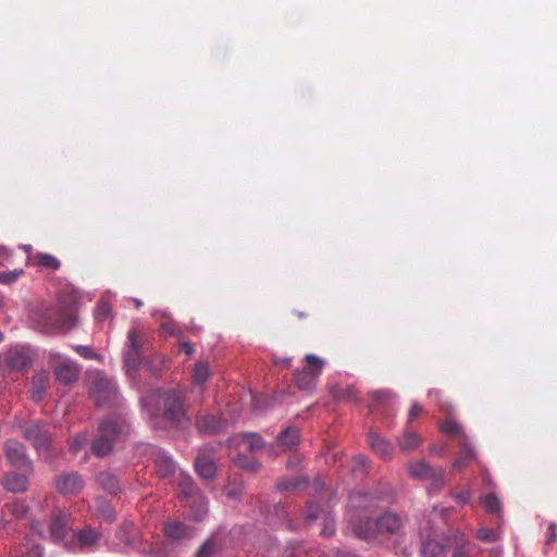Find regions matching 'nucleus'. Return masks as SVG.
Here are the masks:
<instances>
[{"label": "nucleus", "mask_w": 557, "mask_h": 557, "mask_svg": "<svg viewBox=\"0 0 557 557\" xmlns=\"http://www.w3.org/2000/svg\"><path fill=\"white\" fill-rule=\"evenodd\" d=\"M282 557H307V550L300 542H290L284 548Z\"/></svg>", "instance_id": "ea45409f"}, {"label": "nucleus", "mask_w": 557, "mask_h": 557, "mask_svg": "<svg viewBox=\"0 0 557 557\" xmlns=\"http://www.w3.org/2000/svg\"><path fill=\"white\" fill-rule=\"evenodd\" d=\"M84 480L78 472H62L54 479V487L62 495H75L84 488Z\"/></svg>", "instance_id": "9b49d317"}, {"label": "nucleus", "mask_w": 557, "mask_h": 557, "mask_svg": "<svg viewBox=\"0 0 557 557\" xmlns=\"http://www.w3.org/2000/svg\"><path fill=\"white\" fill-rule=\"evenodd\" d=\"M4 306H5L4 296L0 294V309H2Z\"/></svg>", "instance_id": "338daca9"}, {"label": "nucleus", "mask_w": 557, "mask_h": 557, "mask_svg": "<svg viewBox=\"0 0 557 557\" xmlns=\"http://www.w3.org/2000/svg\"><path fill=\"white\" fill-rule=\"evenodd\" d=\"M242 488L237 486H227L225 490V494L230 499H238L242 496Z\"/></svg>", "instance_id": "4d7b16f0"}, {"label": "nucleus", "mask_w": 557, "mask_h": 557, "mask_svg": "<svg viewBox=\"0 0 557 557\" xmlns=\"http://www.w3.org/2000/svg\"><path fill=\"white\" fill-rule=\"evenodd\" d=\"M98 436L91 443V453L103 458L114 447L115 442L131 433V424L125 416L116 414L102 419L98 425Z\"/></svg>", "instance_id": "f03ea898"}, {"label": "nucleus", "mask_w": 557, "mask_h": 557, "mask_svg": "<svg viewBox=\"0 0 557 557\" xmlns=\"http://www.w3.org/2000/svg\"><path fill=\"white\" fill-rule=\"evenodd\" d=\"M69 516L65 512L55 515L50 523V537L54 542L63 541L67 535Z\"/></svg>", "instance_id": "412c9836"}, {"label": "nucleus", "mask_w": 557, "mask_h": 557, "mask_svg": "<svg viewBox=\"0 0 557 557\" xmlns=\"http://www.w3.org/2000/svg\"><path fill=\"white\" fill-rule=\"evenodd\" d=\"M162 417L173 426H184L190 422L187 417L186 398L182 392L170 389L162 394Z\"/></svg>", "instance_id": "20e7f679"}, {"label": "nucleus", "mask_w": 557, "mask_h": 557, "mask_svg": "<svg viewBox=\"0 0 557 557\" xmlns=\"http://www.w3.org/2000/svg\"><path fill=\"white\" fill-rule=\"evenodd\" d=\"M74 350L83 358L85 359H94V360H101L102 356L95 352L90 346L85 345H76L74 346Z\"/></svg>", "instance_id": "a18cd8bd"}, {"label": "nucleus", "mask_w": 557, "mask_h": 557, "mask_svg": "<svg viewBox=\"0 0 557 557\" xmlns=\"http://www.w3.org/2000/svg\"><path fill=\"white\" fill-rule=\"evenodd\" d=\"M195 425L199 433L212 436L227 429V420L214 414H206L197 417Z\"/></svg>", "instance_id": "4468645a"}, {"label": "nucleus", "mask_w": 557, "mask_h": 557, "mask_svg": "<svg viewBox=\"0 0 557 557\" xmlns=\"http://www.w3.org/2000/svg\"><path fill=\"white\" fill-rule=\"evenodd\" d=\"M455 499L461 505H467L471 500V493L470 491L460 492L455 495Z\"/></svg>", "instance_id": "13d9d810"}, {"label": "nucleus", "mask_w": 557, "mask_h": 557, "mask_svg": "<svg viewBox=\"0 0 557 557\" xmlns=\"http://www.w3.org/2000/svg\"><path fill=\"white\" fill-rule=\"evenodd\" d=\"M141 364V351L126 349L124 352V369L129 376H134Z\"/></svg>", "instance_id": "c85d7f7f"}, {"label": "nucleus", "mask_w": 557, "mask_h": 557, "mask_svg": "<svg viewBox=\"0 0 557 557\" xmlns=\"http://www.w3.org/2000/svg\"><path fill=\"white\" fill-rule=\"evenodd\" d=\"M76 543H73V546H78L81 550L92 549L98 546L102 534L100 531L86 527L82 530H78L75 534Z\"/></svg>", "instance_id": "dca6fc26"}, {"label": "nucleus", "mask_w": 557, "mask_h": 557, "mask_svg": "<svg viewBox=\"0 0 557 557\" xmlns=\"http://www.w3.org/2000/svg\"><path fill=\"white\" fill-rule=\"evenodd\" d=\"M111 312V307L107 301L100 300L96 307V319L102 321L106 320Z\"/></svg>", "instance_id": "09e8293b"}, {"label": "nucleus", "mask_w": 557, "mask_h": 557, "mask_svg": "<svg viewBox=\"0 0 557 557\" xmlns=\"http://www.w3.org/2000/svg\"><path fill=\"white\" fill-rule=\"evenodd\" d=\"M460 545L456 547L453 557H469V552L471 550L470 543L463 540V535L459 536Z\"/></svg>", "instance_id": "8fccbe9b"}, {"label": "nucleus", "mask_w": 557, "mask_h": 557, "mask_svg": "<svg viewBox=\"0 0 557 557\" xmlns=\"http://www.w3.org/2000/svg\"><path fill=\"white\" fill-rule=\"evenodd\" d=\"M394 393L389 389L382 388L376 389L370 393V397L372 399L369 405L370 410H374L375 408L385 406L394 398Z\"/></svg>", "instance_id": "72a5a7b5"}, {"label": "nucleus", "mask_w": 557, "mask_h": 557, "mask_svg": "<svg viewBox=\"0 0 557 557\" xmlns=\"http://www.w3.org/2000/svg\"><path fill=\"white\" fill-rule=\"evenodd\" d=\"M90 397L99 408L119 404L120 395L115 383L102 374H96L89 387Z\"/></svg>", "instance_id": "39448f33"}, {"label": "nucleus", "mask_w": 557, "mask_h": 557, "mask_svg": "<svg viewBox=\"0 0 557 557\" xmlns=\"http://www.w3.org/2000/svg\"><path fill=\"white\" fill-rule=\"evenodd\" d=\"M476 537L484 543H495L499 535L494 530L483 527L476 531Z\"/></svg>", "instance_id": "79ce46f5"}, {"label": "nucleus", "mask_w": 557, "mask_h": 557, "mask_svg": "<svg viewBox=\"0 0 557 557\" xmlns=\"http://www.w3.org/2000/svg\"><path fill=\"white\" fill-rule=\"evenodd\" d=\"M5 363L13 371L24 372L32 367L33 359L27 351L15 348L7 352Z\"/></svg>", "instance_id": "2eb2a0df"}, {"label": "nucleus", "mask_w": 557, "mask_h": 557, "mask_svg": "<svg viewBox=\"0 0 557 557\" xmlns=\"http://www.w3.org/2000/svg\"><path fill=\"white\" fill-rule=\"evenodd\" d=\"M347 527L355 537L362 541H372L377 536L376 518L362 515L358 510L350 513Z\"/></svg>", "instance_id": "1a4fd4ad"}, {"label": "nucleus", "mask_w": 557, "mask_h": 557, "mask_svg": "<svg viewBox=\"0 0 557 557\" xmlns=\"http://www.w3.org/2000/svg\"><path fill=\"white\" fill-rule=\"evenodd\" d=\"M330 393L333 396V398L337 401L347 400L350 403H357L358 401V394L355 386H347V387H341L339 385H333L330 388Z\"/></svg>", "instance_id": "7c9ffc66"}, {"label": "nucleus", "mask_w": 557, "mask_h": 557, "mask_svg": "<svg viewBox=\"0 0 557 557\" xmlns=\"http://www.w3.org/2000/svg\"><path fill=\"white\" fill-rule=\"evenodd\" d=\"M37 263L39 267L49 270H58L60 268V261L49 253H38Z\"/></svg>", "instance_id": "a19ab883"}, {"label": "nucleus", "mask_w": 557, "mask_h": 557, "mask_svg": "<svg viewBox=\"0 0 557 557\" xmlns=\"http://www.w3.org/2000/svg\"><path fill=\"white\" fill-rule=\"evenodd\" d=\"M391 495H392V493H391V488L388 487V492H386V493H383V492H380V493H379V492H375V496H374V497H375L376 499L383 500V499H386V498H387L388 496H391Z\"/></svg>", "instance_id": "e2e57ef3"}, {"label": "nucleus", "mask_w": 557, "mask_h": 557, "mask_svg": "<svg viewBox=\"0 0 557 557\" xmlns=\"http://www.w3.org/2000/svg\"><path fill=\"white\" fill-rule=\"evenodd\" d=\"M51 425L40 419L29 420L21 425L23 437L32 444L38 454L50 456L54 450Z\"/></svg>", "instance_id": "7ed1b4c3"}, {"label": "nucleus", "mask_w": 557, "mask_h": 557, "mask_svg": "<svg viewBox=\"0 0 557 557\" xmlns=\"http://www.w3.org/2000/svg\"><path fill=\"white\" fill-rule=\"evenodd\" d=\"M33 327L45 334H65L77 325V315L72 308L59 310L54 307L38 308L33 311Z\"/></svg>", "instance_id": "f257e3e1"}, {"label": "nucleus", "mask_w": 557, "mask_h": 557, "mask_svg": "<svg viewBox=\"0 0 557 557\" xmlns=\"http://www.w3.org/2000/svg\"><path fill=\"white\" fill-rule=\"evenodd\" d=\"M396 442L401 451L410 453L421 445L422 437L410 425H406L403 434L397 436Z\"/></svg>", "instance_id": "aec40b11"}, {"label": "nucleus", "mask_w": 557, "mask_h": 557, "mask_svg": "<svg viewBox=\"0 0 557 557\" xmlns=\"http://www.w3.org/2000/svg\"><path fill=\"white\" fill-rule=\"evenodd\" d=\"M273 362L275 364H282L286 368H289L290 364H292V358L290 357H287V358H277V357H274L273 358Z\"/></svg>", "instance_id": "052dcab7"}, {"label": "nucleus", "mask_w": 557, "mask_h": 557, "mask_svg": "<svg viewBox=\"0 0 557 557\" xmlns=\"http://www.w3.org/2000/svg\"><path fill=\"white\" fill-rule=\"evenodd\" d=\"M440 429L447 436L457 438L459 445H461V442H463L465 438H468L462 430L461 424L457 423L454 420L444 421L441 424Z\"/></svg>", "instance_id": "473e14b6"}, {"label": "nucleus", "mask_w": 557, "mask_h": 557, "mask_svg": "<svg viewBox=\"0 0 557 557\" xmlns=\"http://www.w3.org/2000/svg\"><path fill=\"white\" fill-rule=\"evenodd\" d=\"M154 463L157 474L162 479L170 478L175 473V462L163 453L158 454Z\"/></svg>", "instance_id": "bb28decb"}, {"label": "nucleus", "mask_w": 557, "mask_h": 557, "mask_svg": "<svg viewBox=\"0 0 557 557\" xmlns=\"http://www.w3.org/2000/svg\"><path fill=\"white\" fill-rule=\"evenodd\" d=\"M81 449V443L75 441L74 443L71 444L70 446V450L74 454H77Z\"/></svg>", "instance_id": "0e129e2a"}, {"label": "nucleus", "mask_w": 557, "mask_h": 557, "mask_svg": "<svg viewBox=\"0 0 557 557\" xmlns=\"http://www.w3.org/2000/svg\"><path fill=\"white\" fill-rule=\"evenodd\" d=\"M127 349H136L141 351V343L136 330H131L127 335Z\"/></svg>", "instance_id": "3c124183"}, {"label": "nucleus", "mask_w": 557, "mask_h": 557, "mask_svg": "<svg viewBox=\"0 0 557 557\" xmlns=\"http://www.w3.org/2000/svg\"><path fill=\"white\" fill-rule=\"evenodd\" d=\"M407 516L387 509L376 517L377 535L400 537L405 534Z\"/></svg>", "instance_id": "6e6552de"}, {"label": "nucleus", "mask_w": 557, "mask_h": 557, "mask_svg": "<svg viewBox=\"0 0 557 557\" xmlns=\"http://www.w3.org/2000/svg\"><path fill=\"white\" fill-rule=\"evenodd\" d=\"M428 481H431L432 484L437 487V488H441L444 486L445 484V472L442 468H434L433 469V474L429 476V480Z\"/></svg>", "instance_id": "49530a36"}, {"label": "nucleus", "mask_w": 557, "mask_h": 557, "mask_svg": "<svg viewBox=\"0 0 557 557\" xmlns=\"http://www.w3.org/2000/svg\"><path fill=\"white\" fill-rule=\"evenodd\" d=\"M248 443V448L253 451V450H260L264 447V441L262 440L261 436L257 435V434H252L249 436V441L247 442Z\"/></svg>", "instance_id": "603ef678"}, {"label": "nucleus", "mask_w": 557, "mask_h": 557, "mask_svg": "<svg viewBox=\"0 0 557 557\" xmlns=\"http://www.w3.org/2000/svg\"><path fill=\"white\" fill-rule=\"evenodd\" d=\"M97 515L101 520L108 523H112L116 520V511L114 507L104 498L97 499Z\"/></svg>", "instance_id": "2f4dec72"}, {"label": "nucleus", "mask_w": 557, "mask_h": 557, "mask_svg": "<svg viewBox=\"0 0 557 557\" xmlns=\"http://www.w3.org/2000/svg\"><path fill=\"white\" fill-rule=\"evenodd\" d=\"M49 384V376L46 372L36 373L32 380V398L40 401Z\"/></svg>", "instance_id": "cd10ccee"}, {"label": "nucleus", "mask_w": 557, "mask_h": 557, "mask_svg": "<svg viewBox=\"0 0 557 557\" xmlns=\"http://www.w3.org/2000/svg\"><path fill=\"white\" fill-rule=\"evenodd\" d=\"M182 350L187 355L191 356L194 354V347L189 342H183L181 344Z\"/></svg>", "instance_id": "680f3d73"}, {"label": "nucleus", "mask_w": 557, "mask_h": 557, "mask_svg": "<svg viewBox=\"0 0 557 557\" xmlns=\"http://www.w3.org/2000/svg\"><path fill=\"white\" fill-rule=\"evenodd\" d=\"M24 271L22 269H15L12 271H1L0 272V284L2 285H10L14 283Z\"/></svg>", "instance_id": "37998d69"}, {"label": "nucleus", "mask_w": 557, "mask_h": 557, "mask_svg": "<svg viewBox=\"0 0 557 557\" xmlns=\"http://www.w3.org/2000/svg\"><path fill=\"white\" fill-rule=\"evenodd\" d=\"M81 371L79 366L76 363L63 362L54 368V375L60 383L71 385L78 381Z\"/></svg>", "instance_id": "f3484780"}, {"label": "nucleus", "mask_w": 557, "mask_h": 557, "mask_svg": "<svg viewBox=\"0 0 557 557\" xmlns=\"http://www.w3.org/2000/svg\"><path fill=\"white\" fill-rule=\"evenodd\" d=\"M324 536H332L335 533V521L333 518H324V527L321 531Z\"/></svg>", "instance_id": "864d4df0"}, {"label": "nucleus", "mask_w": 557, "mask_h": 557, "mask_svg": "<svg viewBox=\"0 0 557 557\" xmlns=\"http://www.w3.org/2000/svg\"><path fill=\"white\" fill-rule=\"evenodd\" d=\"M213 447H205L199 449V453L195 459V470L197 474L205 481H212L216 476V465L214 460L209 456V453H213Z\"/></svg>", "instance_id": "f8f14e48"}, {"label": "nucleus", "mask_w": 557, "mask_h": 557, "mask_svg": "<svg viewBox=\"0 0 557 557\" xmlns=\"http://www.w3.org/2000/svg\"><path fill=\"white\" fill-rule=\"evenodd\" d=\"M28 512V506L22 502H15L11 505V513L17 519L24 518Z\"/></svg>", "instance_id": "de8ad7c7"}, {"label": "nucleus", "mask_w": 557, "mask_h": 557, "mask_svg": "<svg viewBox=\"0 0 557 557\" xmlns=\"http://www.w3.org/2000/svg\"><path fill=\"white\" fill-rule=\"evenodd\" d=\"M480 503L487 513L496 515L498 522H503V505L495 493H488L486 495L481 496Z\"/></svg>", "instance_id": "b1692460"}, {"label": "nucleus", "mask_w": 557, "mask_h": 557, "mask_svg": "<svg viewBox=\"0 0 557 557\" xmlns=\"http://www.w3.org/2000/svg\"><path fill=\"white\" fill-rule=\"evenodd\" d=\"M128 528H129V529H132V528H133V525H132V524H125V525H123V527L120 529V532H126V530H127Z\"/></svg>", "instance_id": "774afa93"}, {"label": "nucleus", "mask_w": 557, "mask_h": 557, "mask_svg": "<svg viewBox=\"0 0 557 557\" xmlns=\"http://www.w3.org/2000/svg\"><path fill=\"white\" fill-rule=\"evenodd\" d=\"M44 547L39 544L33 545L22 557H42Z\"/></svg>", "instance_id": "6e6d98bb"}, {"label": "nucleus", "mask_w": 557, "mask_h": 557, "mask_svg": "<svg viewBox=\"0 0 557 557\" xmlns=\"http://www.w3.org/2000/svg\"><path fill=\"white\" fill-rule=\"evenodd\" d=\"M224 549V541L218 533L208 537L196 552L195 557H219Z\"/></svg>", "instance_id": "a211bd4d"}, {"label": "nucleus", "mask_w": 557, "mask_h": 557, "mask_svg": "<svg viewBox=\"0 0 557 557\" xmlns=\"http://www.w3.org/2000/svg\"><path fill=\"white\" fill-rule=\"evenodd\" d=\"M26 471H8L1 479L3 488L13 494L25 493L29 487V476Z\"/></svg>", "instance_id": "ddd939ff"}, {"label": "nucleus", "mask_w": 557, "mask_h": 557, "mask_svg": "<svg viewBox=\"0 0 557 557\" xmlns=\"http://www.w3.org/2000/svg\"><path fill=\"white\" fill-rule=\"evenodd\" d=\"M307 484L308 479L306 476L283 478L277 482L276 488L280 491H295L299 486Z\"/></svg>", "instance_id": "e433bc0d"}, {"label": "nucleus", "mask_w": 557, "mask_h": 557, "mask_svg": "<svg viewBox=\"0 0 557 557\" xmlns=\"http://www.w3.org/2000/svg\"><path fill=\"white\" fill-rule=\"evenodd\" d=\"M210 376V369L207 362L199 361L195 364L194 382L196 384H203Z\"/></svg>", "instance_id": "58836bf2"}, {"label": "nucleus", "mask_w": 557, "mask_h": 557, "mask_svg": "<svg viewBox=\"0 0 557 557\" xmlns=\"http://www.w3.org/2000/svg\"><path fill=\"white\" fill-rule=\"evenodd\" d=\"M297 462H298V460L295 457H290L287 460V467L292 469L297 465Z\"/></svg>", "instance_id": "69168bd1"}, {"label": "nucleus", "mask_w": 557, "mask_h": 557, "mask_svg": "<svg viewBox=\"0 0 557 557\" xmlns=\"http://www.w3.org/2000/svg\"><path fill=\"white\" fill-rule=\"evenodd\" d=\"M163 531L165 535L173 541L191 539L195 535V528L181 521L166 522L164 524Z\"/></svg>", "instance_id": "6ab92c4d"}, {"label": "nucleus", "mask_w": 557, "mask_h": 557, "mask_svg": "<svg viewBox=\"0 0 557 557\" xmlns=\"http://www.w3.org/2000/svg\"><path fill=\"white\" fill-rule=\"evenodd\" d=\"M97 484L113 496H117L122 492V486L116 474L110 471H100L96 476Z\"/></svg>", "instance_id": "4be33fe9"}, {"label": "nucleus", "mask_w": 557, "mask_h": 557, "mask_svg": "<svg viewBox=\"0 0 557 557\" xmlns=\"http://www.w3.org/2000/svg\"><path fill=\"white\" fill-rule=\"evenodd\" d=\"M145 368L149 373L153 376H159L162 374L164 370L163 360L161 359H150L145 362Z\"/></svg>", "instance_id": "c03bdc74"}, {"label": "nucleus", "mask_w": 557, "mask_h": 557, "mask_svg": "<svg viewBox=\"0 0 557 557\" xmlns=\"http://www.w3.org/2000/svg\"><path fill=\"white\" fill-rule=\"evenodd\" d=\"M422 557H446V549L440 542L426 539L421 544Z\"/></svg>", "instance_id": "c756f323"}, {"label": "nucleus", "mask_w": 557, "mask_h": 557, "mask_svg": "<svg viewBox=\"0 0 557 557\" xmlns=\"http://www.w3.org/2000/svg\"><path fill=\"white\" fill-rule=\"evenodd\" d=\"M322 515H325V511L321 508V506L318 503H307L304 509V518L309 524L317 521Z\"/></svg>", "instance_id": "4c0bfd02"}, {"label": "nucleus", "mask_w": 557, "mask_h": 557, "mask_svg": "<svg viewBox=\"0 0 557 557\" xmlns=\"http://www.w3.org/2000/svg\"><path fill=\"white\" fill-rule=\"evenodd\" d=\"M433 467L426 463L424 460H420L418 462L411 463L409 468V472L411 476L426 481L429 476L433 474Z\"/></svg>", "instance_id": "f704fd0d"}, {"label": "nucleus", "mask_w": 557, "mask_h": 557, "mask_svg": "<svg viewBox=\"0 0 557 557\" xmlns=\"http://www.w3.org/2000/svg\"><path fill=\"white\" fill-rule=\"evenodd\" d=\"M462 449L461 454L454 460L453 468L461 470L469 466V463L476 458L475 450L470 446L468 438H465L459 445Z\"/></svg>", "instance_id": "a878e982"}, {"label": "nucleus", "mask_w": 557, "mask_h": 557, "mask_svg": "<svg viewBox=\"0 0 557 557\" xmlns=\"http://www.w3.org/2000/svg\"><path fill=\"white\" fill-rule=\"evenodd\" d=\"M369 445L370 447L382 458L389 459L393 456L394 447L389 441H387L385 437L374 433L370 432L369 436Z\"/></svg>", "instance_id": "5701e85b"}, {"label": "nucleus", "mask_w": 557, "mask_h": 557, "mask_svg": "<svg viewBox=\"0 0 557 557\" xmlns=\"http://www.w3.org/2000/svg\"><path fill=\"white\" fill-rule=\"evenodd\" d=\"M556 528H557V524L555 522H550L549 523V525H548L549 534H548V537H547V541H546L547 544H550V543L555 542L556 536H557L556 535Z\"/></svg>", "instance_id": "bf43d9fd"}, {"label": "nucleus", "mask_w": 557, "mask_h": 557, "mask_svg": "<svg viewBox=\"0 0 557 557\" xmlns=\"http://www.w3.org/2000/svg\"><path fill=\"white\" fill-rule=\"evenodd\" d=\"M305 361L307 367L294 372V382L300 391L311 393L315 388L324 361L315 355H307Z\"/></svg>", "instance_id": "423d86ee"}, {"label": "nucleus", "mask_w": 557, "mask_h": 557, "mask_svg": "<svg viewBox=\"0 0 557 557\" xmlns=\"http://www.w3.org/2000/svg\"><path fill=\"white\" fill-rule=\"evenodd\" d=\"M299 442V431L295 426H287L276 436V443L285 450L292 449Z\"/></svg>", "instance_id": "393cba45"}, {"label": "nucleus", "mask_w": 557, "mask_h": 557, "mask_svg": "<svg viewBox=\"0 0 557 557\" xmlns=\"http://www.w3.org/2000/svg\"><path fill=\"white\" fill-rule=\"evenodd\" d=\"M3 454L10 467L17 471L34 473V463L27 455L26 446L15 440L9 438L3 443Z\"/></svg>", "instance_id": "0eeeda50"}, {"label": "nucleus", "mask_w": 557, "mask_h": 557, "mask_svg": "<svg viewBox=\"0 0 557 557\" xmlns=\"http://www.w3.org/2000/svg\"><path fill=\"white\" fill-rule=\"evenodd\" d=\"M423 411V408L420 404L418 403H414L411 408L409 409V414H408V421H407V425H410V423L419 416L421 414V412Z\"/></svg>", "instance_id": "5fc2aeb1"}, {"label": "nucleus", "mask_w": 557, "mask_h": 557, "mask_svg": "<svg viewBox=\"0 0 557 557\" xmlns=\"http://www.w3.org/2000/svg\"><path fill=\"white\" fill-rule=\"evenodd\" d=\"M178 486L181 495L184 496L190 503L191 508L194 507V504L199 500V505L191 512V517L195 521H201L206 516L208 508L207 503L203 502L202 499V495L200 493L199 487L189 476L183 478L180 481Z\"/></svg>", "instance_id": "9d476101"}, {"label": "nucleus", "mask_w": 557, "mask_h": 557, "mask_svg": "<svg viewBox=\"0 0 557 557\" xmlns=\"http://www.w3.org/2000/svg\"><path fill=\"white\" fill-rule=\"evenodd\" d=\"M234 463L239 469L256 473L261 468V463L255 458L247 455H238L234 459Z\"/></svg>", "instance_id": "c9c22d12"}]
</instances>
